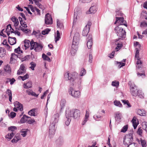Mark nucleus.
<instances>
[{
    "label": "nucleus",
    "instance_id": "obj_1",
    "mask_svg": "<svg viewBox=\"0 0 147 147\" xmlns=\"http://www.w3.org/2000/svg\"><path fill=\"white\" fill-rule=\"evenodd\" d=\"M65 123L67 126L70 124L71 117L76 119L80 117V112L77 109H67L65 112Z\"/></svg>",
    "mask_w": 147,
    "mask_h": 147
},
{
    "label": "nucleus",
    "instance_id": "obj_2",
    "mask_svg": "<svg viewBox=\"0 0 147 147\" xmlns=\"http://www.w3.org/2000/svg\"><path fill=\"white\" fill-rule=\"evenodd\" d=\"M59 114L58 113L54 114L53 116L51 123L49 127V137L50 138H52L55 134V126L56 124L58 122Z\"/></svg>",
    "mask_w": 147,
    "mask_h": 147
},
{
    "label": "nucleus",
    "instance_id": "obj_3",
    "mask_svg": "<svg viewBox=\"0 0 147 147\" xmlns=\"http://www.w3.org/2000/svg\"><path fill=\"white\" fill-rule=\"evenodd\" d=\"M116 21L115 24L118 23L119 25H124L127 26L126 22L125 20H124L123 16V14L120 11H116Z\"/></svg>",
    "mask_w": 147,
    "mask_h": 147
},
{
    "label": "nucleus",
    "instance_id": "obj_4",
    "mask_svg": "<svg viewBox=\"0 0 147 147\" xmlns=\"http://www.w3.org/2000/svg\"><path fill=\"white\" fill-rule=\"evenodd\" d=\"M115 31L117 35L119 37L117 39H122L125 37L126 32L120 26L116 27L115 28Z\"/></svg>",
    "mask_w": 147,
    "mask_h": 147
},
{
    "label": "nucleus",
    "instance_id": "obj_5",
    "mask_svg": "<svg viewBox=\"0 0 147 147\" xmlns=\"http://www.w3.org/2000/svg\"><path fill=\"white\" fill-rule=\"evenodd\" d=\"M17 129V127L14 126H11L8 127V130L9 132L7 135L5 136L6 139L10 140L15 134L16 133V130Z\"/></svg>",
    "mask_w": 147,
    "mask_h": 147
},
{
    "label": "nucleus",
    "instance_id": "obj_6",
    "mask_svg": "<svg viewBox=\"0 0 147 147\" xmlns=\"http://www.w3.org/2000/svg\"><path fill=\"white\" fill-rule=\"evenodd\" d=\"M133 140V135L131 134H129L125 136L124 138L123 144L125 145L128 146L132 144Z\"/></svg>",
    "mask_w": 147,
    "mask_h": 147
},
{
    "label": "nucleus",
    "instance_id": "obj_7",
    "mask_svg": "<svg viewBox=\"0 0 147 147\" xmlns=\"http://www.w3.org/2000/svg\"><path fill=\"white\" fill-rule=\"evenodd\" d=\"M6 31L8 36H9L10 34V32L11 33H13L17 35L18 36H20V33L19 32L17 31H14L13 29L12 28L11 25L10 24L7 26L6 29Z\"/></svg>",
    "mask_w": 147,
    "mask_h": 147
},
{
    "label": "nucleus",
    "instance_id": "obj_8",
    "mask_svg": "<svg viewBox=\"0 0 147 147\" xmlns=\"http://www.w3.org/2000/svg\"><path fill=\"white\" fill-rule=\"evenodd\" d=\"M69 93L72 96L76 98H79L81 95V93L80 91H75L72 88H69Z\"/></svg>",
    "mask_w": 147,
    "mask_h": 147
},
{
    "label": "nucleus",
    "instance_id": "obj_9",
    "mask_svg": "<svg viewBox=\"0 0 147 147\" xmlns=\"http://www.w3.org/2000/svg\"><path fill=\"white\" fill-rule=\"evenodd\" d=\"M130 91L133 96H138L139 90L135 85H131L130 86Z\"/></svg>",
    "mask_w": 147,
    "mask_h": 147
},
{
    "label": "nucleus",
    "instance_id": "obj_10",
    "mask_svg": "<svg viewBox=\"0 0 147 147\" xmlns=\"http://www.w3.org/2000/svg\"><path fill=\"white\" fill-rule=\"evenodd\" d=\"M91 24V22L90 21H88L87 24L84 28L83 30L82 34L83 36H86L87 35L89 32Z\"/></svg>",
    "mask_w": 147,
    "mask_h": 147
},
{
    "label": "nucleus",
    "instance_id": "obj_11",
    "mask_svg": "<svg viewBox=\"0 0 147 147\" xmlns=\"http://www.w3.org/2000/svg\"><path fill=\"white\" fill-rule=\"evenodd\" d=\"M64 77L66 80H70L71 82H76L77 80L75 77L73 76L71 74L68 72L65 74Z\"/></svg>",
    "mask_w": 147,
    "mask_h": 147
},
{
    "label": "nucleus",
    "instance_id": "obj_12",
    "mask_svg": "<svg viewBox=\"0 0 147 147\" xmlns=\"http://www.w3.org/2000/svg\"><path fill=\"white\" fill-rule=\"evenodd\" d=\"M97 10V5L96 3H93L92 4L89 11L87 13L88 14H94L96 12Z\"/></svg>",
    "mask_w": 147,
    "mask_h": 147
},
{
    "label": "nucleus",
    "instance_id": "obj_13",
    "mask_svg": "<svg viewBox=\"0 0 147 147\" xmlns=\"http://www.w3.org/2000/svg\"><path fill=\"white\" fill-rule=\"evenodd\" d=\"M80 40V34L78 33H75L73 37L72 44L78 45Z\"/></svg>",
    "mask_w": 147,
    "mask_h": 147
},
{
    "label": "nucleus",
    "instance_id": "obj_14",
    "mask_svg": "<svg viewBox=\"0 0 147 147\" xmlns=\"http://www.w3.org/2000/svg\"><path fill=\"white\" fill-rule=\"evenodd\" d=\"M52 19L49 13H47L45 16V22L47 24H51L52 23Z\"/></svg>",
    "mask_w": 147,
    "mask_h": 147
},
{
    "label": "nucleus",
    "instance_id": "obj_15",
    "mask_svg": "<svg viewBox=\"0 0 147 147\" xmlns=\"http://www.w3.org/2000/svg\"><path fill=\"white\" fill-rule=\"evenodd\" d=\"M26 72V69L25 67L23 64L21 65L20 68L17 71V74L20 75L22 74H25Z\"/></svg>",
    "mask_w": 147,
    "mask_h": 147
},
{
    "label": "nucleus",
    "instance_id": "obj_16",
    "mask_svg": "<svg viewBox=\"0 0 147 147\" xmlns=\"http://www.w3.org/2000/svg\"><path fill=\"white\" fill-rule=\"evenodd\" d=\"M18 55H17L14 53H12L11 55L10 59V63L11 64H14L16 61V60L18 57Z\"/></svg>",
    "mask_w": 147,
    "mask_h": 147
},
{
    "label": "nucleus",
    "instance_id": "obj_17",
    "mask_svg": "<svg viewBox=\"0 0 147 147\" xmlns=\"http://www.w3.org/2000/svg\"><path fill=\"white\" fill-rule=\"evenodd\" d=\"M78 45L72 44L71 53L72 55H74L76 53L78 50Z\"/></svg>",
    "mask_w": 147,
    "mask_h": 147
},
{
    "label": "nucleus",
    "instance_id": "obj_18",
    "mask_svg": "<svg viewBox=\"0 0 147 147\" xmlns=\"http://www.w3.org/2000/svg\"><path fill=\"white\" fill-rule=\"evenodd\" d=\"M119 39H116L115 40V44L117 45L115 48L116 51H118L119 50L121 49L123 46L122 43L121 42H117Z\"/></svg>",
    "mask_w": 147,
    "mask_h": 147
},
{
    "label": "nucleus",
    "instance_id": "obj_19",
    "mask_svg": "<svg viewBox=\"0 0 147 147\" xmlns=\"http://www.w3.org/2000/svg\"><path fill=\"white\" fill-rule=\"evenodd\" d=\"M93 43L92 40V38L91 35H89L88 38V40L87 43V45L88 49L91 48L92 45Z\"/></svg>",
    "mask_w": 147,
    "mask_h": 147
},
{
    "label": "nucleus",
    "instance_id": "obj_20",
    "mask_svg": "<svg viewBox=\"0 0 147 147\" xmlns=\"http://www.w3.org/2000/svg\"><path fill=\"white\" fill-rule=\"evenodd\" d=\"M14 106L15 107L18 109L20 111H22L23 110V107L22 104L16 101L14 104Z\"/></svg>",
    "mask_w": 147,
    "mask_h": 147
},
{
    "label": "nucleus",
    "instance_id": "obj_21",
    "mask_svg": "<svg viewBox=\"0 0 147 147\" xmlns=\"http://www.w3.org/2000/svg\"><path fill=\"white\" fill-rule=\"evenodd\" d=\"M20 139L21 137L20 134H17L15 136L13 139L11 140V142L13 143H16Z\"/></svg>",
    "mask_w": 147,
    "mask_h": 147
},
{
    "label": "nucleus",
    "instance_id": "obj_22",
    "mask_svg": "<svg viewBox=\"0 0 147 147\" xmlns=\"http://www.w3.org/2000/svg\"><path fill=\"white\" fill-rule=\"evenodd\" d=\"M11 20L13 22L14 25L16 28L18 26L19 24V22L17 18L13 16L11 18Z\"/></svg>",
    "mask_w": 147,
    "mask_h": 147
},
{
    "label": "nucleus",
    "instance_id": "obj_23",
    "mask_svg": "<svg viewBox=\"0 0 147 147\" xmlns=\"http://www.w3.org/2000/svg\"><path fill=\"white\" fill-rule=\"evenodd\" d=\"M16 39L15 37H11L10 36L8 37V42L11 45H13L16 43Z\"/></svg>",
    "mask_w": 147,
    "mask_h": 147
},
{
    "label": "nucleus",
    "instance_id": "obj_24",
    "mask_svg": "<svg viewBox=\"0 0 147 147\" xmlns=\"http://www.w3.org/2000/svg\"><path fill=\"white\" fill-rule=\"evenodd\" d=\"M6 51L3 47H0V57L2 58L5 55Z\"/></svg>",
    "mask_w": 147,
    "mask_h": 147
},
{
    "label": "nucleus",
    "instance_id": "obj_25",
    "mask_svg": "<svg viewBox=\"0 0 147 147\" xmlns=\"http://www.w3.org/2000/svg\"><path fill=\"white\" fill-rule=\"evenodd\" d=\"M43 46L42 45L37 43V45L34 49V50L36 52H39L42 50Z\"/></svg>",
    "mask_w": 147,
    "mask_h": 147
},
{
    "label": "nucleus",
    "instance_id": "obj_26",
    "mask_svg": "<svg viewBox=\"0 0 147 147\" xmlns=\"http://www.w3.org/2000/svg\"><path fill=\"white\" fill-rule=\"evenodd\" d=\"M136 119L137 118L136 117H134L132 120L133 125L134 127V128L135 129L136 128L138 125V123L137 122Z\"/></svg>",
    "mask_w": 147,
    "mask_h": 147
},
{
    "label": "nucleus",
    "instance_id": "obj_27",
    "mask_svg": "<svg viewBox=\"0 0 147 147\" xmlns=\"http://www.w3.org/2000/svg\"><path fill=\"white\" fill-rule=\"evenodd\" d=\"M137 112L139 115L141 116H145L146 115V111L142 109H138Z\"/></svg>",
    "mask_w": 147,
    "mask_h": 147
},
{
    "label": "nucleus",
    "instance_id": "obj_28",
    "mask_svg": "<svg viewBox=\"0 0 147 147\" xmlns=\"http://www.w3.org/2000/svg\"><path fill=\"white\" fill-rule=\"evenodd\" d=\"M30 117H29L25 115H24L23 117L21 118L20 120V122L21 123H24L26 122V121H28V119L30 118Z\"/></svg>",
    "mask_w": 147,
    "mask_h": 147
},
{
    "label": "nucleus",
    "instance_id": "obj_29",
    "mask_svg": "<svg viewBox=\"0 0 147 147\" xmlns=\"http://www.w3.org/2000/svg\"><path fill=\"white\" fill-rule=\"evenodd\" d=\"M37 42H34V41L32 40L30 42V50L34 49L37 45Z\"/></svg>",
    "mask_w": 147,
    "mask_h": 147
},
{
    "label": "nucleus",
    "instance_id": "obj_30",
    "mask_svg": "<svg viewBox=\"0 0 147 147\" xmlns=\"http://www.w3.org/2000/svg\"><path fill=\"white\" fill-rule=\"evenodd\" d=\"M32 87V82H28L26 84H24V88H25L28 89Z\"/></svg>",
    "mask_w": 147,
    "mask_h": 147
},
{
    "label": "nucleus",
    "instance_id": "obj_31",
    "mask_svg": "<svg viewBox=\"0 0 147 147\" xmlns=\"http://www.w3.org/2000/svg\"><path fill=\"white\" fill-rule=\"evenodd\" d=\"M36 109H33L30 111L28 112V114L30 116H35L36 115V114L35 113V111Z\"/></svg>",
    "mask_w": 147,
    "mask_h": 147
},
{
    "label": "nucleus",
    "instance_id": "obj_32",
    "mask_svg": "<svg viewBox=\"0 0 147 147\" xmlns=\"http://www.w3.org/2000/svg\"><path fill=\"white\" fill-rule=\"evenodd\" d=\"M31 9L32 12L36 11L37 13V15H40V10L36 7H34V8L32 7H31Z\"/></svg>",
    "mask_w": 147,
    "mask_h": 147
},
{
    "label": "nucleus",
    "instance_id": "obj_33",
    "mask_svg": "<svg viewBox=\"0 0 147 147\" xmlns=\"http://www.w3.org/2000/svg\"><path fill=\"white\" fill-rule=\"evenodd\" d=\"M7 94H8L9 96V100L11 102L12 100V93L11 91L9 89H7Z\"/></svg>",
    "mask_w": 147,
    "mask_h": 147
},
{
    "label": "nucleus",
    "instance_id": "obj_34",
    "mask_svg": "<svg viewBox=\"0 0 147 147\" xmlns=\"http://www.w3.org/2000/svg\"><path fill=\"white\" fill-rule=\"evenodd\" d=\"M121 114L119 112H117L115 114V119L116 120H119L121 118Z\"/></svg>",
    "mask_w": 147,
    "mask_h": 147
},
{
    "label": "nucleus",
    "instance_id": "obj_35",
    "mask_svg": "<svg viewBox=\"0 0 147 147\" xmlns=\"http://www.w3.org/2000/svg\"><path fill=\"white\" fill-rule=\"evenodd\" d=\"M24 42V46L26 48V49L28 48L30 46V41L29 40H25Z\"/></svg>",
    "mask_w": 147,
    "mask_h": 147
},
{
    "label": "nucleus",
    "instance_id": "obj_36",
    "mask_svg": "<svg viewBox=\"0 0 147 147\" xmlns=\"http://www.w3.org/2000/svg\"><path fill=\"white\" fill-rule=\"evenodd\" d=\"M114 104L115 105L119 107H122V104L119 101L115 100L114 101Z\"/></svg>",
    "mask_w": 147,
    "mask_h": 147
},
{
    "label": "nucleus",
    "instance_id": "obj_37",
    "mask_svg": "<svg viewBox=\"0 0 147 147\" xmlns=\"http://www.w3.org/2000/svg\"><path fill=\"white\" fill-rule=\"evenodd\" d=\"M29 78V75L28 74H26L24 76H20L18 77V78H20L23 81H24L26 79H27Z\"/></svg>",
    "mask_w": 147,
    "mask_h": 147
},
{
    "label": "nucleus",
    "instance_id": "obj_38",
    "mask_svg": "<svg viewBox=\"0 0 147 147\" xmlns=\"http://www.w3.org/2000/svg\"><path fill=\"white\" fill-rule=\"evenodd\" d=\"M60 38V33L58 30H57V36L55 37V41L56 43L57 41L59 40Z\"/></svg>",
    "mask_w": 147,
    "mask_h": 147
},
{
    "label": "nucleus",
    "instance_id": "obj_39",
    "mask_svg": "<svg viewBox=\"0 0 147 147\" xmlns=\"http://www.w3.org/2000/svg\"><path fill=\"white\" fill-rule=\"evenodd\" d=\"M21 132V135H22L23 137H25L27 134V129H22Z\"/></svg>",
    "mask_w": 147,
    "mask_h": 147
},
{
    "label": "nucleus",
    "instance_id": "obj_40",
    "mask_svg": "<svg viewBox=\"0 0 147 147\" xmlns=\"http://www.w3.org/2000/svg\"><path fill=\"white\" fill-rule=\"evenodd\" d=\"M30 65L29 68H30L32 70H34V68L36 67V64L33 62H32L30 63Z\"/></svg>",
    "mask_w": 147,
    "mask_h": 147
},
{
    "label": "nucleus",
    "instance_id": "obj_41",
    "mask_svg": "<svg viewBox=\"0 0 147 147\" xmlns=\"http://www.w3.org/2000/svg\"><path fill=\"white\" fill-rule=\"evenodd\" d=\"M19 29L22 30L23 32H25L26 33H28L30 31V30L28 29H25L23 28L21 26H19Z\"/></svg>",
    "mask_w": 147,
    "mask_h": 147
},
{
    "label": "nucleus",
    "instance_id": "obj_42",
    "mask_svg": "<svg viewBox=\"0 0 147 147\" xmlns=\"http://www.w3.org/2000/svg\"><path fill=\"white\" fill-rule=\"evenodd\" d=\"M4 70L6 72L9 73L11 72V68L10 66L7 65L4 68Z\"/></svg>",
    "mask_w": 147,
    "mask_h": 147
},
{
    "label": "nucleus",
    "instance_id": "obj_43",
    "mask_svg": "<svg viewBox=\"0 0 147 147\" xmlns=\"http://www.w3.org/2000/svg\"><path fill=\"white\" fill-rule=\"evenodd\" d=\"M93 117L96 121H99L100 120V119L101 116L100 115H94Z\"/></svg>",
    "mask_w": 147,
    "mask_h": 147
},
{
    "label": "nucleus",
    "instance_id": "obj_44",
    "mask_svg": "<svg viewBox=\"0 0 147 147\" xmlns=\"http://www.w3.org/2000/svg\"><path fill=\"white\" fill-rule=\"evenodd\" d=\"M50 31V29L48 28H47L42 31V34L44 35L47 34Z\"/></svg>",
    "mask_w": 147,
    "mask_h": 147
},
{
    "label": "nucleus",
    "instance_id": "obj_45",
    "mask_svg": "<svg viewBox=\"0 0 147 147\" xmlns=\"http://www.w3.org/2000/svg\"><path fill=\"white\" fill-rule=\"evenodd\" d=\"M119 82L117 81H113L112 82V85L113 86L117 87L119 85Z\"/></svg>",
    "mask_w": 147,
    "mask_h": 147
},
{
    "label": "nucleus",
    "instance_id": "obj_46",
    "mask_svg": "<svg viewBox=\"0 0 147 147\" xmlns=\"http://www.w3.org/2000/svg\"><path fill=\"white\" fill-rule=\"evenodd\" d=\"M57 26L58 27L61 28L63 27V24L58 20H57Z\"/></svg>",
    "mask_w": 147,
    "mask_h": 147
},
{
    "label": "nucleus",
    "instance_id": "obj_47",
    "mask_svg": "<svg viewBox=\"0 0 147 147\" xmlns=\"http://www.w3.org/2000/svg\"><path fill=\"white\" fill-rule=\"evenodd\" d=\"M142 132L143 130L141 128V127H140L138 128L137 133L140 136H142Z\"/></svg>",
    "mask_w": 147,
    "mask_h": 147
},
{
    "label": "nucleus",
    "instance_id": "obj_48",
    "mask_svg": "<svg viewBox=\"0 0 147 147\" xmlns=\"http://www.w3.org/2000/svg\"><path fill=\"white\" fill-rule=\"evenodd\" d=\"M14 51L16 53H17L19 54H21L22 53V51L20 50V48L19 47L15 49L14 50Z\"/></svg>",
    "mask_w": 147,
    "mask_h": 147
},
{
    "label": "nucleus",
    "instance_id": "obj_49",
    "mask_svg": "<svg viewBox=\"0 0 147 147\" xmlns=\"http://www.w3.org/2000/svg\"><path fill=\"white\" fill-rule=\"evenodd\" d=\"M128 129L127 125H125L121 130V132H125Z\"/></svg>",
    "mask_w": 147,
    "mask_h": 147
},
{
    "label": "nucleus",
    "instance_id": "obj_50",
    "mask_svg": "<svg viewBox=\"0 0 147 147\" xmlns=\"http://www.w3.org/2000/svg\"><path fill=\"white\" fill-rule=\"evenodd\" d=\"M141 142L142 147H146V142L145 140H141Z\"/></svg>",
    "mask_w": 147,
    "mask_h": 147
},
{
    "label": "nucleus",
    "instance_id": "obj_51",
    "mask_svg": "<svg viewBox=\"0 0 147 147\" xmlns=\"http://www.w3.org/2000/svg\"><path fill=\"white\" fill-rule=\"evenodd\" d=\"M138 96L140 98H144V94L141 91L139 90Z\"/></svg>",
    "mask_w": 147,
    "mask_h": 147
},
{
    "label": "nucleus",
    "instance_id": "obj_52",
    "mask_svg": "<svg viewBox=\"0 0 147 147\" xmlns=\"http://www.w3.org/2000/svg\"><path fill=\"white\" fill-rule=\"evenodd\" d=\"M86 72L84 68H82L80 74V75L81 76H83L86 74Z\"/></svg>",
    "mask_w": 147,
    "mask_h": 147
},
{
    "label": "nucleus",
    "instance_id": "obj_53",
    "mask_svg": "<svg viewBox=\"0 0 147 147\" xmlns=\"http://www.w3.org/2000/svg\"><path fill=\"white\" fill-rule=\"evenodd\" d=\"M142 126L143 129H144L146 131L147 129V124L146 122H144L142 123Z\"/></svg>",
    "mask_w": 147,
    "mask_h": 147
},
{
    "label": "nucleus",
    "instance_id": "obj_54",
    "mask_svg": "<svg viewBox=\"0 0 147 147\" xmlns=\"http://www.w3.org/2000/svg\"><path fill=\"white\" fill-rule=\"evenodd\" d=\"M28 123L29 124H32L34 123H36V122L34 119H31L30 120H29L28 121Z\"/></svg>",
    "mask_w": 147,
    "mask_h": 147
},
{
    "label": "nucleus",
    "instance_id": "obj_55",
    "mask_svg": "<svg viewBox=\"0 0 147 147\" xmlns=\"http://www.w3.org/2000/svg\"><path fill=\"white\" fill-rule=\"evenodd\" d=\"M117 64L118 65V66L119 68H121L125 65V63L120 62H117Z\"/></svg>",
    "mask_w": 147,
    "mask_h": 147
},
{
    "label": "nucleus",
    "instance_id": "obj_56",
    "mask_svg": "<svg viewBox=\"0 0 147 147\" xmlns=\"http://www.w3.org/2000/svg\"><path fill=\"white\" fill-rule=\"evenodd\" d=\"M16 116V113L13 112H11L10 113L9 116L11 118H13L14 117Z\"/></svg>",
    "mask_w": 147,
    "mask_h": 147
},
{
    "label": "nucleus",
    "instance_id": "obj_57",
    "mask_svg": "<svg viewBox=\"0 0 147 147\" xmlns=\"http://www.w3.org/2000/svg\"><path fill=\"white\" fill-rule=\"evenodd\" d=\"M142 73H139L138 72L137 74V75L138 77H140V76H144V77H145V73L144 72V71H142Z\"/></svg>",
    "mask_w": 147,
    "mask_h": 147
},
{
    "label": "nucleus",
    "instance_id": "obj_58",
    "mask_svg": "<svg viewBox=\"0 0 147 147\" xmlns=\"http://www.w3.org/2000/svg\"><path fill=\"white\" fill-rule=\"evenodd\" d=\"M92 0H80V2L82 3H88L90 2Z\"/></svg>",
    "mask_w": 147,
    "mask_h": 147
},
{
    "label": "nucleus",
    "instance_id": "obj_59",
    "mask_svg": "<svg viewBox=\"0 0 147 147\" xmlns=\"http://www.w3.org/2000/svg\"><path fill=\"white\" fill-rule=\"evenodd\" d=\"M137 65H139V64H142V62L140 58L139 57L137 58Z\"/></svg>",
    "mask_w": 147,
    "mask_h": 147
},
{
    "label": "nucleus",
    "instance_id": "obj_60",
    "mask_svg": "<svg viewBox=\"0 0 147 147\" xmlns=\"http://www.w3.org/2000/svg\"><path fill=\"white\" fill-rule=\"evenodd\" d=\"M115 52V51L112 52L111 54L108 55L109 57L111 58H113L114 57Z\"/></svg>",
    "mask_w": 147,
    "mask_h": 147
},
{
    "label": "nucleus",
    "instance_id": "obj_61",
    "mask_svg": "<svg viewBox=\"0 0 147 147\" xmlns=\"http://www.w3.org/2000/svg\"><path fill=\"white\" fill-rule=\"evenodd\" d=\"M139 51L138 50H137L136 51V53H135V57L136 58L139 57Z\"/></svg>",
    "mask_w": 147,
    "mask_h": 147
},
{
    "label": "nucleus",
    "instance_id": "obj_62",
    "mask_svg": "<svg viewBox=\"0 0 147 147\" xmlns=\"http://www.w3.org/2000/svg\"><path fill=\"white\" fill-rule=\"evenodd\" d=\"M89 117V112L87 111H86V113L85 115V118L88 119Z\"/></svg>",
    "mask_w": 147,
    "mask_h": 147
},
{
    "label": "nucleus",
    "instance_id": "obj_63",
    "mask_svg": "<svg viewBox=\"0 0 147 147\" xmlns=\"http://www.w3.org/2000/svg\"><path fill=\"white\" fill-rule=\"evenodd\" d=\"M38 7L39 8L41 9L42 10V12H43V11L44 10V9H45V7L42 5L40 4L39 5Z\"/></svg>",
    "mask_w": 147,
    "mask_h": 147
},
{
    "label": "nucleus",
    "instance_id": "obj_64",
    "mask_svg": "<svg viewBox=\"0 0 147 147\" xmlns=\"http://www.w3.org/2000/svg\"><path fill=\"white\" fill-rule=\"evenodd\" d=\"M136 144L134 143H133L132 144L129 145L127 146V147H137L136 145Z\"/></svg>",
    "mask_w": 147,
    "mask_h": 147
}]
</instances>
